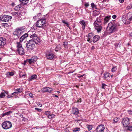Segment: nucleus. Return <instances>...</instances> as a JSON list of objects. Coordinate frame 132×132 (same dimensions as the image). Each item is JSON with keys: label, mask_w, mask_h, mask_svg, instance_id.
<instances>
[{"label": "nucleus", "mask_w": 132, "mask_h": 132, "mask_svg": "<svg viewBox=\"0 0 132 132\" xmlns=\"http://www.w3.org/2000/svg\"><path fill=\"white\" fill-rule=\"evenodd\" d=\"M108 26H110L108 32L109 34H111L117 31L120 25L118 22L115 20H112L109 24Z\"/></svg>", "instance_id": "nucleus-1"}, {"label": "nucleus", "mask_w": 132, "mask_h": 132, "mask_svg": "<svg viewBox=\"0 0 132 132\" xmlns=\"http://www.w3.org/2000/svg\"><path fill=\"white\" fill-rule=\"evenodd\" d=\"M24 29L23 27H20L16 28L13 32L14 38L16 39L19 38L20 36L24 32Z\"/></svg>", "instance_id": "nucleus-2"}, {"label": "nucleus", "mask_w": 132, "mask_h": 132, "mask_svg": "<svg viewBox=\"0 0 132 132\" xmlns=\"http://www.w3.org/2000/svg\"><path fill=\"white\" fill-rule=\"evenodd\" d=\"M46 22L45 18H42L39 20L35 24L36 26L38 28H43L44 27Z\"/></svg>", "instance_id": "nucleus-3"}, {"label": "nucleus", "mask_w": 132, "mask_h": 132, "mask_svg": "<svg viewBox=\"0 0 132 132\" xmlns=\"http://www.w3.org/2000/svg\"><path fill=\"white\" fill-rule=\"evenodd\" d=\"M35 43L32 40H29L27 42L25 48H27L28 50H32L35 47Z\"/></svg>", "instance_id": "nucleus-4"}, {"label": "nucleus", "mask_w": 132, "mask_h": 132, "mask_svg": "<svg viewBox=\"0 0 132 132\" xmlns=\"http://www.w3.org/2000/svg\"><path fill=\"white\" fill-rule=\"evenodd\" d=\"M30 38L31 39L30 40H32L36 44H40V40L39 38L38 37L37 35L33 34L32 35H30Z\"/></svg>", "instance_id": "nucleus-5"}, {"label": "nucleus", "mask_w": 132, "mask_h": 132, "mask_svg": "<svg viewBox=\"0 0 132 132\" xmlns=\"http://www.w3.org/2000/svg\"><path fill=\"white\" fill-rule=\"evenodd\" d=\"M16 44H17V51L18 53L20 55H24L25 53L24 50L23 48H22L21 44L19 42L16 43Z\"/></svg>", "instance_id": "nucleus-6"}, {"label": "nucleus", "mask_w": 132, "mask_h": 132, "mask_svg": "<svg viewBox=\"0 0 132 132\" xmlns=\"http://www.w3.org/2000/svg\"><path fill=\"white\" fill-rule=\"evenodd\" d=\"M2 128L5 129H7L11 128L12 126L11 123L10 121H6L4 122L2 124Z\"/></svg>", "instance_id": "nucleus-7"}, {"label": "nucleus", "mask_w": 132, "mask_h": 132, "mask_svg": "<svg viewBox=\"0 0 132 132\" xmlns=\"http://www.w3.org/2000/svg\"><path fill=\"white\" fill-rule=\"evenodd\" d=\"M12 18L11 16L6 15H4L1 17V21L5 22H7L11 20Z\"/></svg>", "instance_id": "nucleus-8"}, {"label": "nucleus", "mask_w": 132, "mask_h": 132, "mask_svg": "<svg viewBox=\"0 0 132 132\" xmlns=\"http://www.w3.org/2000/svg\"><path fill=\"white\" fill-rule=\"evenodd\" d=\"M122 123L125 127H128L130 123L129 119L127 117L124 118L122 120Z\"/></svg>", "instance_id": "nucleus-9"}, {"label": "nucleus", "mask_w": 132, "mask_h": 132, "mask_svg": "<svg viewBox=\"0 0 132 132\" xmlns=\"http://www.w3.org/2000/svg\"><path fill=\"white\" fill-rule=\"evenodd\" d=\"M37 57L36 56H34L32 57L31 59H27L24 61V63L26 62H28L29 64H31L32 63L34 62L37 60Z\"/></svg>", "instance_id": "nucleus-10"}, {"label": "nucleus", "mask_w": 132, "mask_h": 132, "mask_svg": "<svg viewBox=\"0 0 132 132\" xmlns=\"http://www.w3.org/2000/svg\"><path fill=\"white\" fill-rule=\"evenodd\" d=\"M105 129L104 126L103 125H99L96 128V132H103Z\"/></svg>", "instance_id": "nucleus-11"}, {"label": "nucleus", "mask_w": 132, "mask_h": 132, "mask_svg": "<svg viewBox=\"0 0 132 132\" xmlns=\"http://www.w3.org/2000/svg\"><path fill=\"white\" fill-rule=\"evenodd\" d=\"M5 39L2 37H0V48L3 47L6 44Z\"/></svg>", "instance_id": "nucleus-12"}, {"label": "nucleus", "mask_w": 132, "mask_h": 132, "mask_svg": "<svg viewBox=\"0 0 132 132\" xmlns=\"http://www.w3.org/2000/svg\"><path fill=\"white\" fill-rule=\"evenodd\" d=\"M86 36H87V37H88L87 41L90 43H91L92 41V38L94 36L92 32L88 34V35Z\"/></svg>", "instance_id": "nucleus-13"}, {"label": "nucleus", "mask_w": 132, "mask_h": 132, "mask_svg": "<svg viewBox=\"0 0 132 132\" xmlns=\"http://www.w3.org/2000/svg\"><path fill=\"white\" fill-rule=\"evenodd\" d=\"M53 90L52 88H50L49 87H44L43 88L42 91L43 92H48L51 93Z\"/></svg>", "instance_id": "nucleus-14"}, {"label": "nucleus", "mask_w": 132, "mask_h": 132, "mask_svg": "<svg viewBox=\"0 0 132 132\" xmlns=\"http://www.w3.org/2000/svg\"><path fill=\"white\" fill-rule=\"evenodd\" d=\"M97 24L98 25L97 26V27L96 26H94L95 29L97 30V32H99L101 31L102 28V27L101 26L102 24H100L98 23H97Z\"/></svg>", "instance_id": "nucleus-15"}, {"label": "nucleus", "mask_w": 132, "mask_h": 132, "mask_svg": "<svg viewBox=\"0 0 132 132\" xmlns=\"http://www.w3.org/2000/svg\"><path fill=\"white\" fill-rule=\"evenodd\" d=\"M45 55L46 58L48 59L52 60L54 57L53 54L52 53H46Z\"/></svg>", "instance_id": "nucleus-16"}, {"label": "nucleus", "mask_w": 132, "mask_h": 132, "mask_svg": "<svg viewBox=\"0 0 132 132\" xmlns=\"http://www.w3.org/2000/svg\"><path fill=\"white\" fill-rule=\"evenodd\" d=\"M28 36V35L27 33H26L24 34L19 39L20 42H22L23 40Z\"/></svg>", "instance_id": "nucleus-17"}, {"label": "nucleus", "mask_w": 132, "mask_h": 132, "mask_svg": "<svg viewBox=\"0 0 132 132\" xmlns=\"http://www.w3.org/2000/svg\"><path fill=\"white\" fill-rule=\"evenodd\" d=\"M43 18V17H42V14L40 13H38V14L35 15L33 17L34 19L35 20L38 19L39 20Z\"/></svg>", "instance_id": "nucleus-18"}, {"label": "nucleus", "mask_w": 132, "mask_h": 132, "mask_svg": "<svg viewBox=\"0 0 132 132\" xmlns=\"http://www.w3.org/2000/svg\"><path fill=\"white\" fill-rule=\"evenodd\" d=\"M111 16L110 15L105 16L104 19V24L107 23L109 20L110 19Z\"/></svg>", "instance_id": "nucleus-19"}, {"label": "nucleus", "mask_w": 132, "mask_h": 132, "mask_svg": "<svg viewBox=\"0 0 132 132\" xmlns=\"http://www.w3.org/2000/svg\"><path fill=\"white\" fill-rule=\"evenodd\" d=\"M97 23H98L100 24H102V22L101 21V19L98 18H97L96 19V20L95 21L94 23V26H97L98 24Z\"/></svg>", "instance_id": "nucleus-20"}, {"label": "nucleus", "mask_w": 132, "mask_h": 132, "mask_svg": "<svg viewBox=\"0 0 132 132\" xmlns=\"http://www.w3.org/2000/svg\"><path fill=\"white\" fill-rule=\"evenodd\" d=\"M72 112L73 114L75 115H77L79 113L78 110L76 108H73Z\"/></svg>", "instance_id": "nucleus-21"}, {"label": "nucleus", "mask_w": 132, "mask_h": 132, "mask_svg": "<svg viewBox=\"0 0 132 132\" xmlns=\"http://www.w3.org/2000/svg\"><path fill=\"white\" fill-rule=\"evenodd\" d=\"M79 23L81 24L83 30L85 29L86 26V22L84 20L80 21L79 22Z\"/></svg>", "instance_id": "nucleus-22"}, {"label": "nucleus", "mask_w": 132, "mask_h": 132, "mask_svg": "<svg viewBox=\"0 0 132 132\" xmlns=\"http://www.w3.org/2000/svg\"><path fill=\"white\" fill-rule=\"evenodd\" d=\"M100 38V36L98 35H95L93 37V41L94 43H95L98 41Z\"/></svg>", "instance_id": "nucleus-23"}, {"label": "nucleus", "mask_w": 132, "mask_h": 132, "mask_svg": "<svg viewBox=\"0 0 132 132\" xmlns=\"http://www.w3.org/2000/svg\"><path fill=\"white\" fill-rule=\"evenodd\" d=\"M22 6V4H20L15 7L14 10L16 11H19Z\"/></svg>", "instance_id": "nucleus-24"}, {"label": "nucleus", "mask_w": 132, "mask_h": 132, "mask_svg": "<svg viewBox=\"0 0 132 132\" xmlns=\"http://www.w3.org/2000/svg\"><path fill=\"white\" fill-rule=\"evenodd\" d=\"M36 78L37 76L36 75H32L29 78V81H31L32 80L35 79Z\"/></svg>", "instance_id": "nucleus-25"}, {"label": "nucleus", "mask_w": 132, "mask_h": 132, "mask_svg": "<svg viewBox=\"0 0 132 132\" xmlns=\"http://www.w3.org/2000/svg\"><path fill=\"white\" fill-rule=\"evenodd\" d=\"M23 90L22 88L20 87L19 88H17L15 89V91L17 92L18 94L21 92Z\"/></svg>", "instance_id": "nucleus-26"}, {"label": "nucleus", "mask_w": 132, "mask_h": 132, "mask_svg": "<svg viewBox=\"0 0 132 132\" xmlns=\"http://www.w3.org/2000/svg\"><path fill=\"white\" fill-rule=\"evenodd\" d=\"M110 75V74L108 72L105 73L103 77L105 79H106L109 77Z\"/></svg>", "instance_id": "nucleus-27"}, {"label": "nucleus", "mask_w": 132, "mask_h": 132, "mask_svg": "<svg viewBox=\"0 0 132 132\" xmlns=\"http://www.w3.org/2000/svg\"><path fill=\"white\" fill-rule=\"evenodd\" d=\"M129 16L130 17L128 19L127 21V23L128 24L130 23V22L129 21H132V14H130V15H129Z\"/></svg>", "instance_id": "nucleus-28"}, {"label": "nucleus", "mask_w": 132, "mask_h": 132, "mask_svg": "<svg viewBox=\"0 0 132 132\" xmlns=\"http://www.w3.org/2000/svg\"><path fill=\"white\" fill-rule=\"evenodd\" d=\"M20 2L24 4H26L28 3L29 0H19Z\"/></svg>", "instance_id": "nucleus-29"}, {"label": "nucleus", "mask_w": 132, "mask_h": 132, "mask_svg": "<svg viewBox=\"0 0 132 132\" xmlns=\"http://www.w3.org/2000/svg\"><path fill=\"white\" fill-rule=\"evenodd\" d=\"M80 128H76L73 129L72 131L73 132H76L77 131H80Z\"/></svg>", "instance_id": "nucleus-30"}, {"label": "nucleus", "mask_w": 132, "mask_h": 132, "mask_svg": "<svg viewBox=\"0 0 132 132\" xmlns=\"http://www.w3.org/2000/svg\"><path fill=\"white\" fill-rule=\"evenodd\" d=\"M61 49L60 45H58L56 46V48L55 49V51H57L58 50H59Z\"/></svg>", "instance_id": "nucleus-31"}, {"label": "nucleus", "mask_w": 132, "mask_h": 132, "mask_svg": "<svg viewBox=\"0 0 132 132\" xmlns=\"http://www.w3.org/2000/svg\"><path fill=\"white\" fill-rule=\"evenodd\" d=\"M91 6L92 8L93 9L95 8V9H96V5H95L94 3H92L91 4Z\"/></svg>", "instance_id": "nucleus-32"}, {"label": "nucleus", "mask_w": 132, "mask_h": 132, "mask_svg": "<svg viewBox=\"0 0 132 132\" xmlns=\"http://www.w3.org/2000/svg\"><path fill=\"white\" fill-rule=\"evenodd\" d=\"M132 8V5L131 4H129L127 7L126 10L131 9Z\"/></svg>", "instance_id": "nucleus-33"}, {"label": "nucleus", "mask_w": 132, "mask_h": 132, "mask_svg": "<svg viewBox=\"0 0 132 132\" xmlns=\"http://www.w3.org/2000/svg\"><path fill=\"white\" fill-rule=\"evenodd\" d=\"M5 96V93H1V94H0V97L1 98H3Z\"/></svg>", "instance_id": "nucleus-34"}, {"label": "nucleus", "mask_w": 132, "mask_h": 132, "mask_svg": "<svg viewBox=\"0 0 132 132\" xmlns=\"http://www.w3.org/2000/svg\"><path fill=\"white\" fill-rule=\"evenodd\" d=\"M55 115L53 114H50L48 115V117L50 119H52L54 117Z\"/></svg>", "instance_id": "nucleus-35"}, {"label": "nucleus", "mask_w": 132, "mask_h": 132, "mask_svg": "<svg viewBox=\"0 0 132 132\" xmlns=\"http://www.w3.org/2000/svg\"><path fill=\"white\" fill-rule=\"evenodd\" d=\"M87 128H88V130L90 131L92 129V125H88L87 126Z\"/></svg>", "instance_id": "nucleus-36"}, {"label": "nucleus", "mask_w": 132, "mask_h": 132, "mask_svg": "<svg viewBox=\"0 0 132 132\" xmlns=\"http://www.w3.org/2000/svg\"><path fill=\"white\" fill-rule=\"evenodd\" d=\"M26 75L25 73H24L22 74H21V73H20L19 75V77L20 78L25 77Z\"/></svg>", "instance_id": "nucleus-37"}, {"label": "nucleus", "mask_w": 132, "mask_h": 132, "mask_svg": "<svg viewBox=\"0 0 132 132\" xmlns=\"http://www.w3.org/2000/svg\"><path fill=\"white\" fill-rule=\"evenodd\" d=\"M63 45L64 46L65 48H67V45L68 44V43L67 42H63Z\"/></svg>", "instance_id": "nucleus-38"}, {"label": "nucleus", "mask_w": 132, "mask_h": 132, "mask_svg": "<svg viewBox=\"0 0 132 132\" xmlns=\"http://www.w3.org/2000/svg\"><path fill=\"white\" fill-rule=\"evenodd\" d=\"M3 26H4V27H8L9 26V24L7 23H3Z\"/></svg>", "instance_id": "nucleus-39"}, {"label": "nucleus", "mask_w": 132, "mask_h": 132, "mask_svg": "<svg viewBox=\"0 0 132 132\" xmlns=\"http://www.w3.org/2000/svg\"><path fill=\"white\" fill-rule=\"evenodd\" d=\"M119 118L116 117L113 120L116 123L119 120Z\"/></svg>", "instance_id": "nucleus-40"}, {"label": "nucleus", "mask_w": 132, "mask_h": 132, "mask_svg": "<svg viewBox=\"0 0 132 132\" xmlns=\"http://www.w3.org/2000/svg\"><path fill=\"white\" fill-rule=\"evenodd\" d=\"M117 70V68L116 66L113 67L112 68V71H115Z\"/></svg>", "instance_id": "nucleus-41"}, {"label": "nucleus", "mask_w": 132, "mask_h": 132, "mask_svg": "<svg viewBox=\"0 0 132 132\" xmlns=\"http://www.w3.org/2000/svg\"><path fill=\"white\" fill-rule=\"evenodd\" d=\"M127 130L129 131H131L132 130V126H129L128 127Z\"/></svg>", "instance_id": "nucleus-42"}, {"label": "nucleus", "mask_w": 132, "mask_h": 132, "mask_svg": "<svg viewBox=\"0 0 132 132\" xmlns=\"http://www.w3.org/2000/svg\"><path fill=\"white\" fill-rule=\"evenodd\" d=\"M45 114L47 115L48 116V115H50L51 114L50 112L48 111H46L45 112Z\"/></svg>", "instance_id": "nucleus-43"}, {"label": "nucleus", "mask_w": 132, "mask_h": 132, "mask_svg": "<svg viewBox=\"0 0 132 132\" xmlns=\"http://www.w3.org/2000/svg\"><path fill=\"white\" fill-rule=\"evenodd\" d=\"M35 109L39 112H40L42 111V110L41 109H39L37 108H35Z\"/></svg>", "instance_id": "nucleus-44"}, {"label": "nucleus", "mask_w": 132, "mask_h": 132, "mask_svg": "<svg viewBox=\"0 0 132 132\" xmlns=\"http://www.w3.org/2000/svg\"><path fill=\"white\" fill-rule=\"evenodd\" d=\"M106 86L105 84L103 83L102 85V88L103 89H105V87Z\"/></svg>", "instance_id": "nucleus-45"}, {"label": "nucleus", "mask_w": 132, "mask_h": 132, "mask_svg": "<svg viewBox=\"0 0 132 132\" xmlns=\"http://www.w3.org/2000/svg\"><path fill=\"white\" fill-rule=\"evenodd\" d=\"M18 94V93H17V92L16 91L12 93V95H16Z\"/></svg>", "instance_id": "nucleus-46"}, {"label": "nucleus", "mask_w": 132, "mask_h": 132, "mask_svg": "<svg viewBox=\"0 0 132 132\" xmlns=\"http://www.w3.org/2000/svg\"><path fill=\"white\" fill-rule=\"evenodd\" d=\"M16 14H17V16H20L21 15V14L20 12H19V11L17 12Z\"/></svg>", "instance_id": "nucleus-47"}, {"label": "nucleus", "mask_w": 132, "mask_h": 132, "mask_svg": "<svg viewBox=\"0 0 132 132\" xmlns=\"http://www.w3.org/2000/svg\"><path fill=\"white\" fill-rule=\"evenodd\" d=\"M12 112L11 111H9L8 112H7L6 113H5V115H8L10 114V113H12Z\"/></svg>", "instance_id": "nucleus-48"}, {"label": "nucleus", "mask_w": 132, "mask_h": 132, "mask_svg": "<svg viewBox=\"0 0 132 132\" xmlns=\"http://www.w3.org/2000/svg\"><path fill=\"white\" fill-rule=\"evenodd\" d=\"M9 75L11 76H12L14 75V73L13 72H9Z\"/></svg>", "instance_id": "nucleus-49"}, {"label": "nucleus", "mask_w": 132, "mask_h": 132, "mask_svg": "<svg viewBox=\"0 0 132 132\" xmlns=\"http://www.w3.org/2000/svg\"><path fill=\"white\" fill-rule=\"evenodd\" d=\"M84 76H85V75H81V76H78L77 77L79 78H81V77H83Z\"/></svg>", "instance_id": "nucleus-50"}, {"label": "nucleus", "mask_w": 132, "mask_h": 132, "mask_svg": "<svg viewBox=\"0 0 132 132\" xmlns=\"http://www.w3.org/2000/svg\"><path fill=\"white\" fill-rule=\"evenodd\" d=\"M128 111L129 114H130L132 115V111L131 110H128Z\"/></svg>", "instance_id": "nucleus-51"}, {"label": "nucleus", "mask_w": 132, "mask_h": 132, "mask_svg": "<svg viewBox=\"0 0 132 132\" xmlns=\"http://www.w3.org/2000/svg\"><path fill=\"white\" fill-rule=\"evenodd\" d=\"M29 96L31 97H33V95L31 93H29Z\"/></svg>", "instance_id": "nucleus-52"}, {"label": "nucleus", "mask_w": 132, "mask_h": 132, "mask_svg": "<svg viewBox=\"0 0 132 132\" xmlns=\"http://www.w3.org/2000/svg\"><path fill=\"white\" fill-rule=\"evenodd\" d=\"M89 5V4L88 3H86L85 4V7H87Z\"/></svg>", "instance_id": "nucleus-53"}, {"label": "nucleus", "mask_w": 132, "mask_h": 132, "mask_svg": "<svg viewBox=\"0 0 132 132\" xmlns=\"http://www.w3.org/2000/svg\"><path fill=\"white\" fill-rule=\"evenodd\" d=\"M117 17L116 15H112V18L113 19H115Z\"/></svg>", "instance_id": "nucleus-54"}, {"label": "nucleus", "mask_w": 132, "mask_h": 132, "mask_svg": "<svg viewBox=\"0 0 132 132\" xmlns=\"http://www.w3.org/2000/svg\"><path fill=\"white\" fill-rule=\"evenodd\" d=\"M124 0H119V1L121 3H123L124 2Z\"/></svg>", "instance_id": "nucleus-55"}, {"label": "nucleus", "mask_w": 132, "mask_h": 132, "mask_svg": "<svg viewBox=\"0 0 132 132\" xmlns=\"http://www.w3.org/2000/svg\"><path fill=\"white\" fill-rule=\"evenodd\" d=\"M13 97V96H12L11 95H8L7 96V97L8 98H10L11 97Z\"/></svg>", "instance_id": "nucleus-56"}, {"label": "nucleus", "mask_w": 132, "mask_h": 132, "mask_svg": "<svg viewBox=\"0 0 132 132\" xmlns=\"http://www.w3.org/2000/svg\"><path fill=\"white\" fill-rule=\"evenodd\" d=\"M17 12H14L13 13V15H16V16H17Z\"/></svg>", "instance_id": "nucleus-57"}, {"label": "nucleus", "mask_w": 132, "mask_h": 132, "mask_svg": "<svg viewBox=\"0 0 132 132\" xmlns=\"http://www.w3.org/2000/svg\"><path fill=\"white\" fill-rule=\"evenodd\" d=\"M122 21H123V22L124 23H125L126 22V19H125L124 20H122Z\"/></svg>", "instance_id": "nucleus-58"}, {"label": "nucleus", "mask_w": 132, "mask_h": 132, "mask_svg": "<svg viewBox=\"0 0 132 132\" xmlns=\"http://www.w3.org/2000/svg\"><path fill=\"white\" fill-rule=\"evenodd\" d=\"M62 22L63 23L66 24V23H67V22H66L64 20H63L62 21Z\"/></svg>", "instance_id": "nucleus-59"}, {"label": "nucleus", "mask_w": 132, "mask_h": 132, "mask_svg": "<svg viewBox=\"0 0 132 132\" xmlns=\"http://www.w3.org/2000/svg\"><path fill=\"white\" fill-rule=\"evenodd\" d=\"M11 5L12 6H14L15 5V4L14 3H12Z\"/></svg>", "instance_id": "nucleus-60"}, {"label": "nucleus", "mask_w": 132, "mask_h": 132, "mask_svg": "<svg viewBox=\"0 0 132 132\" xmlns=\"http://www.w3.org/2000/svg\"><path fill=\"white\" fill-rule=\"evenodd\" d=\"M38 106H39L40 107H42V104H40V103L38 104Z\"/></svg>", "instance_id": "nucleus-61"}, {"label": "nucleus", "mask_w": 132, "mask_h": 132, "mask_svg": "<svg viewBox=\"0 0 132 132\" xmlns=\"http://www.w3.org/2000/svg\"><path fill=\"white\" fill-rule=\"evenodd\" d=\"M66 26L67 27H69V24L68 23H66Z\"/></svg>", "instance_id": "nucleus-62"}, {"label": "nucleus", "mask_w": 132, "mask_h": 132, "mask_svg": "<svg viewBox=\"0 0 132 132\" xmlns=\"http://www.w3.org/2000/svg\"><path fill=\"white\" fill-rule=\"evenodd\" d=\"M130 36L132 37V32L130 33L129 34Z\"/></svg>", "instance_id": "nucleus-63"}, {"label": "nucleus", "mask_w": 132, "mask_h": 132, "mask_svg": "<svg viewBox=\"0 0 132 132\" xmlns=\"http://www.w3.org/2000/svg\"><path fill=\"white\" fill-rule=\"evenodd\" d=\"M54 96L55 97H58V96L57 95H55Z\"/></svg>", "instance_id": "nucleus-64"}]
</instances>
